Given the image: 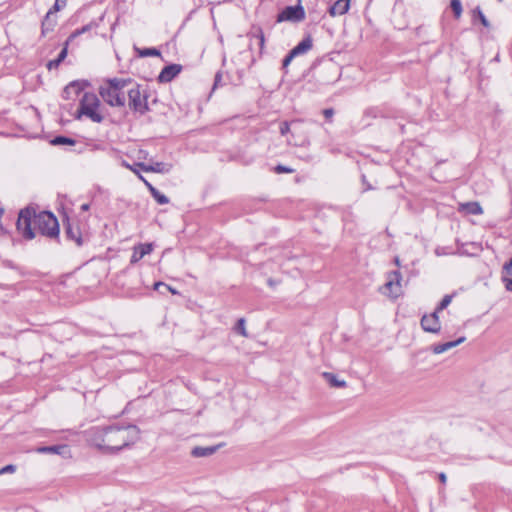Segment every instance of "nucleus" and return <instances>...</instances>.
Segmentation results:
<instances>
[{"label": "nucleus", "mask_w": 512, "mask_h": 512, "mask_svg": "<svg viewBox=\"0 0 512 512\" xmlns=\"http://www.w3.org/2000/svg\"><path fill=\"white\" fill-rule=\"evenodd\" d=\"M503 270L507 275L511 277L510 279H512V258L504 264Z\"/></svg>", "instance_id": "obj_37"}, {"label": "nucleus", "mask_w": 512, "mask_h": 512, "mask_svg": "<svg viewBox=\"0 0 512 512\" xmlns=\"http://www.w3.org/2000/svg\"><path fill=\"white\" fill-rule=\"evenodd\" d=\"M94 26H95V24H94V23H89V24H87V25L83 26L82 28L75 30V31H74V32L69 36V38H68V40H67V41H70V40H72V39L76 38L77 36H79V35H81V34H83V33L88 32V31H89V30H91V29H92V27H94Z\"/></svg>", "instance_id": "obj_27"}, {"label": "nucleus", "mask_w": 512, "mask_h": 512, "mask_svg": "<svg viewBox=\"0 0 512 512\" xmlns=\"http://www.w3.org/2000/svg\"><path fill=\"white\" fill-rule=\"evenodd\" d=\"M67 0H55L54 5L52 8L49 9V12L55 14L56 12L60 11L62 8L66 6Z\"/></svg>", "instance_id": "obj_33"}, {"label": "nucleus", "mask_w": 512, "mask_h": 512, "mask_svg": "<svg viewBox=\"0 0 512 512\" xmlns=\"http://www.w3.org/2000/svg\"><path fill=\"white\" fill-rule=\"evenodd\" d=\"M438 477H439V480H440L441 483H443V484L446 483L447 477H446L445 473H443V472L440 473Z\"/></svg>", "instance_id": "obj_41"}, {"label": "nucleus", "mask_w": 512, "mask_h": 512, "mask_svg": "<svg viewBox=\"0 0 512 512\" xmlns=\"http://www.w3.org/2000/svg\"><path fill=\"white\" fill-rule=\"evenodd\" d=\"M88 209H89V204H83V205L81 206V210H82V211H87Z\"/></svg>", "instance_id": "obj_43"}, {"label": "nucleus", "mask_w": 512, "mask_h": 512, "mask_svg": "<svg viewBox=\"0 0 512 512\" xmlns=\"http://www.w3.org/2000/svg\"><path fill=\"white\" fill-rule=\"evenodd\" d=\"M323 114H324L325 118L330 119L334 114V110L331 108L325 109L323 111Z\"/></svg>", "instance_id": "obj_40"}, {"label": "nucleus", "mask_w": 512, "mask_h": 512, "mask_svg": "<svg viewBox=\"0 0 512 512\" xmlns=\"http://www.w3.org/2000/svg\"><path fill=\"white\" fill-rule=\"evenodd\" d=\"M15 470H16V466L9 464L0 469V475L5 474V473H13V472H15Z\"/></svg>", "instance_id": "obj_36"}, {"label": "nucleus", "mask_w": 512, "mask_h": 512, "mask_svg": "<svg viewBox=\"0 0 512 512\" xmlns=\"http://www.w3.org/2000/svg\"><path fill=\"white\" fill-rule=\"evenodd\" d=\"M182 71V66L180 64H170L165 66L159 76L158 82L160 83H169L171 82L180 72Z\"/></svg>", "instance_id": "obj_10"}, {"label": "nucleus", "mask_w": 512, "mask_h": 512, "mask_svg": "<svg viewBox=\"0 0 512 512\" xmlns=\"http://www.w3.org/2000/svg\"><path fill=\"white\" fill-rule=\"evenodd\" d=\"M86 440L105 453H114L136 443L140 430L136 425L92 427L85 432Z\"/></svg>", "instance_id": "obj_1"}, {"label": "nucleus", "mask_w": 512, "mask_h": 512, "mask_svg": "<svg viewBox=\"0 0 512 512\" xmlns=\"http://www.w3.org/2000/svg\"><path fill=\"white\" fill-rule=\"evenodd\" d=\"M99 108L100 101L97 95L91 92H85L83 93L80 100L79 109L77 111V118L86 116L95 123H101L104 117L99 111Z\"/></svg>", "instance_id": "obj_4"}, {"label": "nucleus", "mask_w": 512, "mask_h": 512, "mask_svg": "<svg viewBox=\"0 0 512 512\" xmlns=\"http://www.w3.org/2000/svg\"><path fill=\"white\" fill-rule=\"evenodd\" d=\"M312 48V39L310 37L304 38L292 50V55L298 56L305 54Z\"/></svg>", "instance_id": "obj_18"}, {"label": "nucleus", "mask_w": 512, "mask_h": 512, "mask_svg": "<svg viewBox=\"0 0 512 512\" xmlns=\"http://www.w3.org/2000/svg\"><path fill=\"white\" fill-rule=\"evenodd\" d=\"M219 446L201 447L196 446L192 449L191 455L194 457H207L214 454L218 450Z\"/></svg>", "instance_id": "obj_19"}, {"label": "nucleus", "mask_w": 512, "mask_h": 512, "mask_svg": "<svg viewBox=\"0 0 512 512\" xmlns=\"http://www.w3.org/2000/svg\"><path fill=\"white\" fill-rule=\"evenodd\" d=\"M290 131V125L288 122H282L280 124V133L281 135H286Z\"/></svg>", "instance_id": "obj_38"}, {"label": "nucleus", "mask_w": 512, "mask_h": 512, "mask_svg": "<svg viewBox=\"0 0 512 512\" xmlns=\"http://www.w3.org/2000/svg\"><path fill=\"white\" fill-rule=\"evenodd\" d=\"M54 14L51 12H47L44 20L42 21L41 26V34L42 36H45L47 33L53 31L54 27L56 26L57 20L56 17H52Z\"/></svg>", "instance_id": "obj_17"}, {"label": "nucleus", "mask_w": 512, "mask_h": 512, "mask_svg": "<svg viewBox=\"0 0 512 512\" xmlns=\"http://www.w3.org/2000/svg\"><path fill=\"white\" fill-rule=\"evenodd\" d=\"M128 94V105L131 110L141 115L149 111L148 106V92L145 89H141L138 84L127 89Z\"/></svg>", "instance_id": "obj_5"}, {"label": "nucleus", "mask_w": 512, "mask_h": 512, "mask_svg": "<svg viewBox=\"0 0 512 512\" xmlns=\"http://www.w3.org/2000/svg\"><path fill=\"white\" fill-rule=\"evenodd\" d=\"M305 10L301 5L300 0H298V4L294 6L285 7L278 15L277 22H301L305 19Z\"/></svg>", "instance_id": "obj_6"}, {"label": "nucleus", "mask_w": 512, "mask_h": 512, "mask_svg": "<svg viewBox=\"0 0 512 512\" xmlns=\"http://www.w3.org/2000/svg\"><path fill=\"white\" fill-rule=\"evenodd\" d=\"M296 56L295 55H292V52L290 51L286 57L283 59V63H282V66L283 68H287L288 65L291 63V61L295 58Z\"/></svg>", "instance_id": "obj_35"}, {"label": "nucleus", "mask_w": 512, "mask_h": 512, "mask_svg": "<svg viewBox=\"0 0 512 512\" xmlns=\"http://www.w3.org/2000/svg\"><path fill=\"white\" fill-rule=\"evenodd\" d=\"M163 288L165 291L171 292L172 294H179V292L174 289L173 287L163 283V282H156L154 284V289L157 291H160V293H164V291H161L160 289Z\"/></svg>", "instance_id": "obj_30"}, {"label": "nucleus", "mask_w": 512, "mask_h": 512, "mask_svg": "<svg viewBox=\"0 0 512 512\" xmlns=\"http://www.w3.org/2000/svg\"><path fill=\"white\" fill-rule=\"evenodd\" d=\"M473 18H478L484 27H490L489 21L487 20L479 6L473 10Z\"/></svg>", "instance_id": "obj_26"}, {"label": "nucleus", "mask_w": 512, "mask_h": 512, "mask_svg": "<svg viewBox=\"0 0 512 512\" xmlns=\"http://www.w3.org/2000/svg\"><path fill=\"white\" fill-rule=\"evenodd\" d=\"M503 282L505 283L506 290H508L509 292H512V279L503 277Z\"/></svg>", "instance_id": "obj_39"}, {"label": "nucleus", "mask_w": 512, "mask_h": 512, "mask_svg": "<svg viewBox=\"0 0 512 512\" xmlns=\"http://www.w3.org/2000/svg\"><path fill=\"white\" fill-rule=\"evenodd\" d=\"M37 453L40 454H58L65 455L69 450L68 446L63 445H53V446H40L35 449Z\"/></svg>", "instance_id": "obj_15"}, {"label": "nucleus", "mask_w": 512, "mask_h": 512, "mask_svg": "<svg viewBox=\"0 0 512 512\" xmlns=\"http://www.w3.org/2000/svg\"><path fill=\"white\" fill-rule=\"evenodd\" d=\"M138 55L141 57H148V56H159L160 52L156 48H144V49H137Z\"/></svg>", "instance_id": "obj_28"}, {"label": "nucleus", "mask_w": 512, "mask_h": 512, "mask_svg": "<svg viewBox=\"0 0 512 512\" xmlns=\"http://www.w3.org/2000/svg\"><path fill=\"white\" fill-rule=\"evenodd\" d=\"M51 143L53 145H74L76 141L72 138L65 136H56Z\"/></svg>", "instance_id": "obj_25"}, {"label": "nucleus", "mask_w": 512, "mask_h": 512, "mask_svg": "<svg viewBox=\"0 0 512 512\" xmlns=\"http://www.w3.org/2000/svg\"><path fill=\"white\" fill-rule=\"evenodd\" d=\"M274 171L278 174L280 173H293L294 170L290 167H287V166H284V165H277L275 168H274Z\"/></svg>", "instance_id": "obj_34"}, {"label": "nucleus", "mask_w": 512, "mask_h": 512, "mask_svg": "<svg viewBox=\"0 0 512 512\" xmlns=\"http://www.w3.org/2000/svg\"><path fill=\"white\" fill-rule=\"evenodd\" d=\"M452 298H453V295H445L442 298V300L440 301V303L438 304V306L436 307L435 311H437L439 313L442 310H444L445 308H447L450 305Z\"/></svg>", "instance_id": "obj_29"}, {"label": "nucleus", "mask_w": 512, "mask_h": 512, "mask_svg": "<svg viewBox=\"0 0 512 512\" xmlns=\"http://www.w3.org/2000/svg\"><path fill=\"white\" fill-rule=\"evenodd\" d=\"M88 85L89 84L87 81H72L64 88L62 96L67 100L75 99L83 92L85 87Z\"/></svg>", "instance_id": "obj_9"}, {"label": "nucleus", "mask_w": 512, "mask_h": 512, "mask_svg": "<svg viewBox=\"0 0 512 512\" xmlns=\"http://www.w3.org/2000/svg\"><path fill=\"white\" fill-rule=\"evenodd\" d=\"M235 331L237 333H239L240 335H242L243 337H248V333H247V330H246L245 319L244 318H240L237 321V324L235 326Z\"/></svg>", "instance_id": "obj_31"}, {"label": "nucleus", "mask_w": 512, "mask_h": 512, "mask_svg": "<svg viewBox=\"0 0 512 512\" xmlns=\"http://www.w3.org/2000/svg\"><path fill=\"white\" fill-rule=\"evenodd\" d=\"M465 340H466V338L463 336L454 341H449V342H445V343H441V344H435V345L431 346V350L434 354H441V353H444V352L460 345Z\"/></svg>", "instance_id": "obj_12"}, {"label": "nucleus", "mask_w": 512, "mask_h": 512, "mask_svg": "<svg viewBox=\"0 0 512 512\" xmlns=\"http://www.w3.org/2000/svg\"><path fill=\"white\" fill-rule=\"evenodd\" d=\"M145 183H146L149 191L151 192V195L157 201V203H159L161 205H164V204H167L169 202V199H168L167 196L162 194L158 189H156L154 186H152L147 181H145Z\"/></svg>", "instance_id": "obj_22"}, {"label": "nucleus", "mask_w": 512, "mask_h": 512, "mask_svg": "<svg viewBox=\"0 0 512 512\" xmlns=\"http://www.w3.org/2000/svg\"><path fill=\"white\" fill-rule=\"evenodd\" d=\"M66 234L70 239L74 240L78 246L82 245L81 233L78 228L74 229L71 225H68Z\"/></svg>", "instance_id": "obj_23"}, {"label": "nucleus", "mask_w": 512, "mask_h": 512, "mask_svg": "<svg viewBox=\"0 0 512 512\" xmlns=\"http://www.w3.org/2000/svg\"><path fill=\"white\" fill-rule=\"evenodd\" d=\"M322 377L329 383L331 387L343 388L346 386V382L344 380H339L333 373L323 372Z\"/></svg>", "instance_id": "obj_20"}, {"label": "nucleus", "mask_w": 512, "mask_h": 512, "mask_svg": "<svg viewBox=\"0 0 512 512\" xmlns=\"http://www.w3.org/2000/svg\"><path fill=\"white\" fill-rule=\"evenodd\" d=\"M350 8V0H337L330 8L329 14L331 16H340L348 12Z\"/></svg>", "instance_id": "obj_14"}, {"label": "nucleus", "mask_w": 512, "mask_h": 512, "mask_svg": "<svg viewBox=\"0 0 512 512\" xmlns=\"http://www.w3.org/2000/svg\"><path fill=\"white\" fill-rule=\"evenodd\" d=\"M16 226L23 237L28 240L35 238L37 233L49 238L59 236L58 220L48 211L37 213L34 208L26 207L19 212Z\"/></svg>", "instance_id": "obj_2"}, {"label": "nucleus", "mask_w": 512, "mask_h": 512, "mask_svg": "<svg viewBox=\"0 0 512 512\" xmlns=\"http://www.w3.org/2000/svg\"><path fill=\"white\" fill-rule=\"evenodd\" d=\"M133 83L131 78H110L99 88L102 99L112 107H124L126 103V88Z\"/></svg>", "instance_id": "obj_3"}, {"label": "nucleus", "mask_w": 512, "mask_h": 512, "mask_svg": "<svg viewBox=\"0 0 512 512\" xmlns=\"http://www.w3.org/2000/svg\"><path fill=\"white\" fill-rule=\"evenodd\" d=\"M253 36L256 37L259 41L260 49L262 50L265 43V37L262 29L260 27H257L254 29Z\"/></svg>", "instance_id": "obj_32"}, {"label": "nucleus", "mask_w": 512, "mask_h": 512, "mask_svg": "<svg viewBox=\"0 0 512 512\" xmlns=\"http://www.w3.org/2000/svg\"><path fill=\"white\" fill-rule=\"evenodd\" d=\"M137 165L145 172H155V173H169L172 168L171 164L163 163V162H155L150 165H147L144 163H138Z\"/></svg>", "instance_id": "obj_11"}, {"label": "nucleus", "mask_w": 512, "mask_h": 512, "mask_svg": "<svg viewBox=\"0 0 512 512\" xmlns=\"http://www.w3.org/2000/svg\"><path fill=\"white\" fill-rule=\"evenodd\" d=\"M152 251V244L146 243V244H140L134 248L132 257H131V263H135L142 259L145 255L151 253Z\"/></svg>", "instance_id": "obj_16"}, {"label": "nucleus", "mask_w": 512, "mask_h": 512, "mask_svg": "<svg viewBox=\"0 0 512 512\" xmlns=\"http://www.w3.org/2000/svg\"><path fill=\"white\" fill-rule=\"evenodd\" d=\"M450 7L454 13V17L456 19H459L463 12L461 1L460 0H451Z\"/></svg>", "instance_id": "obj_24"}, {"label": "nucleus", "mask_w": 512, "mask_h": 512, "mask_svg": "<svg viewBox=\"0 0 512 512\" xmlns=\"http://www.w3.org/2000/svg\"><path fill=\"white\" fill-rule=\"evenodd\" d=\"M459 212H464L466 214L470 215H481L483 214V209L479 202L472 201V202H465L460 203L458 207Z\"/></svg>", "instance_id": "obj_13"}, {"label": "nucleus", "mask_w": 512, "mask_h": 512, "mask_svg": "<svg viewBox=\"0 0 512 512\" xmlns=\"http://www.w3.org/2000/svg\"><path fill=\"white\" fill-rule=\"evenodd\" d=\"M401 280L402 276L398 270L390 272L388 274L387 282L383 287V293H386L387 290L389 296L393 298L398 297L401 294Z\"/></svg>", "instance_id": "obj_7"}, {"label": "nucleus", "mask_w": 512, "mask_h": 512, "mask_svg": "<svg viewBox=\"0 0 512 512\" xmlns=\"http://www.w3.org/2000/svg\"><path fill=\"white\" fill-rule=\"evenodd\" d=\"M268 285L271 286V287H274L276 285V282L273 280V279H268Z\"/></svg>", "instance_id": "obj_42"}, {"label": "nucleus", "mask_w": 512, "mask_h": 512, "mask_svg": "<svg viewBox=\"0 0 512 512\" xmlns=\"http://www.w3.org/2000/svg\"><path fill=\"white\" fill-rule=\"evenodd\" d=\"M67 45H68V41L66 42L65 47L59 53L58 57L56 59H54V60H50L47 63L48 70H52V69L58 68V66L64 61V59L67 57V53H68Z\"/></svg>", "instance_id": "obj_21"}, {"label": "nucleus", "mask_w": 512, "mask_h": 512, "mask_svg": "<svg viewBox=\"0 0 512 512\" xmlns=\"http://www.w3.org/2000/svg\"><path fill=\"white\" fill-rule=\"evenodd\" d=\"M420 324L423 330L426 332L439 333L441 330L438 312L435 310L431 314H425L421 318Z\"/></svg>", "instance_id": "obj_8"}, {"label": "nucleus", "mask_w": 512, "mask_h": 512, "mask_svg": "<svg viewBox=\"0 0 512 512\" xmlns=\"http://www.w3.org/2000/svg\"><path fill=\"white\" fill-rule=\"evenodd\" d=\"M394 262L397 266H400V260L398 257H395Z\"/></svg>", "instance_id": "obj_44"}]
</instances>
